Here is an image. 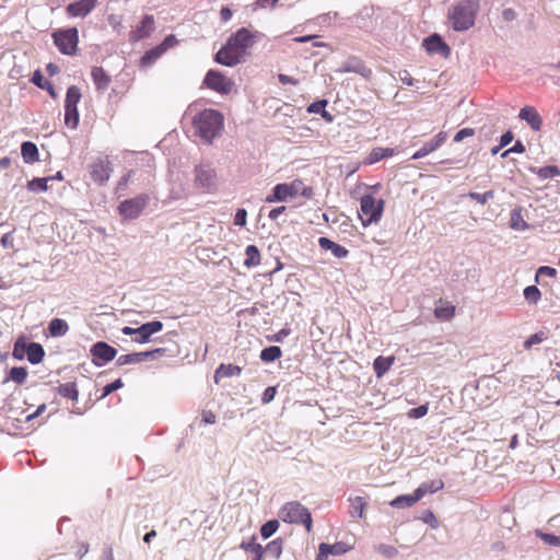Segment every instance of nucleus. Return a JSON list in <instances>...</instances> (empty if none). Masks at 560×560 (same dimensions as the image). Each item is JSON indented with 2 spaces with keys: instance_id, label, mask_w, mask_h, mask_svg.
Returning <instances> with one entry per match:
<instances>
[{
  "instance_id": "1",
  "label": "nucleus",
  "mask_w": 560,
  "mask_h": 560,
  "mask_svg": "<svg viewBox=\"0 0 560 560\" xmlns=\"http://www.w3.org/2000/svg\"><path fill=\"white\" fill-rule=\"evenodd\" d=\"M195 135L206 144L221 136L224 127L223 115L212 108H206L197 113L191 120Z\"/></svg>"
},
{
  "instance_id": "2",
  "label": "nucleus",
  "mask_w": 560,
  "mask_h": 560,
  "mask_svg": "<svg viewBox=\"0 0 560 560\" xmlns=\"http://www.w3.org/2000/svg\"><path fill=\"white\" fill-rule=\"evenodd\" d=\"M479 0H459L448 8L447 18L456 32H465L475 25Z\"/></svg>"
},
{
  "instance_id": "3",
  "label": "nucleus",
  "mask_w": 560,
  "mask_h": 560,
  "mask_svg": "<svg viewBox=\"0 0 560 560\" xmlns=\"http://www.w3.org/2000/svg\"><path fill=\"white\" fill-rule=\"evenodd\" d=\"M278 516L284 523L302 524L308 533L312 530V515L308 509L299 501H290L283 504Z\"/></svg>"
},
{
  "instance_id": "4",
  "label": "nucleus",
  "mask_w": 560,
  "mask_h": 560,
  "mask_svg": "<svg viewBox=\"0 0 560 560\" xmlns=\"http://www.w3.org/2000/svg\"><path fill=\"white\" fill-rule=\"evenodd\" d=\"M313 194L311 187L305 186L301 179H294L290 184H278L272 194L266 197V202L285 201L288 198L303 196L310 198Z\"/></svg>"
},
{
  "instance_id": "5",
  "label": "nucleus",
  "mask_w": 560,
  "mask_h": 560,
  "mask_svg": "<svg viewBox=\"0 0 560 560\" xmlns=\"http://www.w3.org/2000/svg\"><path fill=\"white\" fill-rule=\"evenodd\" d=\"M384 209V201L382 199L376 200L371 195H365L360 201V220L363 226H368L372 223H376L381 220Z\"/></svg>"
},
{
  "instance_id": "6",
  "label": "nucleus",
  "mask_w": 560,
  "mask_h": 560,
  "mask_svg": "<svg viewBox=\"0 0 560 560\" xmlns=\"http://www.w3.org/2000/svg\"><path fill=\"white\" fill-rule=\"evenodd\" d=\"M112 173L113 166L108 156H97L89 164L90 177L100 186H104L109 180Z\"/></svg>"
},
{
  "instance_id": "7",
  "label": "nucleus",
  "mask_w": 560,
  "mask_h": 560,
  "mask_svg": "<svg viewBox=\"0 0 560 560\" xmlns=\"http://www.w3.org/2000/svg\"><path fill=\"white\" fill-rule=\"evenodd\" d=\"M149 196L140 194L133 198L124 200L118 206V212L125 220H135L140 217L149 203Z\"/></svg>"
},
{
  "instance_id": "8",
  "label": "nucleus",
  "mask_w": 560,
  "mask_h": 560,
  "mask_svg": "<svg viewBox=\"0 0 560 560\" xmlns=\"http://www.w3.org/2000/svg\"><path fill=\"white\" fill-rule=\"evenodd\" d=\"M54 43L63 55H73L78 46V30L75 27L60 30L52 34Z\"/></svg>"
},
{
  "instance_id": "9",
  "label": "nucleus",
  "mask_w": 560,
  "mask_h": 560,
  "mask_svg": "<svg viewBox=\"0 0 560 560\" xmlns=\"http://www.w3.org/2000/svg\"><path fill=\"white\" fill-rule=\"evenodd\" d=\"M205 85L210 90H213L220 94H229L234 83L225 78L221 72L215 70H209L203 80Z\"/></svg>"
},
{
  "instance_id": "10",
  "label": "nucleus",
  "mask_w": 560,
  "mask_h": 560,
  "mask_svg": "<svg viewBox=\"0 0 560 560\" xmlns=\"http://www.w3.org/2000/svg\"><path fill=\"white\" fill-rule=\"evenodd\" d=\"M90 352L93 358L92 362L98 368L112 361L117 354L116 349L104 341L94 343Z\"/></svg>"
},
{
  "instance_id": "11",
  "label": "nucleus",
  "mask_w": 560,
  "mask_h": 560,
  "mask_svg": "<svg viewBox=\"0 0 560 560\" xmlns=\"http://www.w3.org/2000/svg\"><path fill=\"white\" fill-rule=\"evenodd\" d=\"M226 43L244 56L254 40L252 33L247 28L242 27L236 33L232 34Z\"/></svg>"
},
{
  "instance_id": "12",
  "label": "nucleus",
  "mask_w": 560,
  "mask_h": 560,
  "mask_svg": "<svg viewBox=\"0 0 560 560\" xmlns=\"http://www.w3.org/2000/svg\"><path fill=\"white\" fill-rule=\"evenodd\" d=\"M243 58L244 56L228 43L215 55V61L226 67L238 65Z\"/></svg>"
},
{
  "instance_id": "13",
  "label": "nucleus",
  "mask_w": 560,
  "mask_h": 560,
  "mask_svg": "<svg viewBox=\"0 0 560 560\" xmlns=\"http://www.w3.org/2000/svg\"><path fill=\"white\" fill-rule=\"evenodd\" d=\"M196 185L202 189H211L215 184V173L210 166L200 165L196 170Z\"/></svg>"
},
{
  "instance_id": "14",
  "label": "nucleus",
  "mask_w": 560,
  "mask_h": 560,
  "mask_svg": "<svg viewBox=\"0 0 560 560\" xmlns=\"http://www.w3.org/2000/svg\"><path fill=\"white\" fill-rule=\"evenodd\" d=\"M351 547L347 546L342 541L335 542L332 545L322 542L318 547V555L316 560H327L329 556H341L348 552Z\"/></svg>"
},
{
  "instance_id": "15",
  "label": "nucleus",
  "mask_w": 560,
  "mask_h": 560,
  "mask_svg": "<svg viewBox=\"0 0 560 560\" xmlns=\"http://www.w3.org/2000/svg\"><path fill=\"white\" fill-rule=\"evenodd\" d=\"M518 118L526 121V124L534 130L540 131L542 127V119L539 113L533 106H524L518 113Z\"/></svg>"
},
{
  "instance_id": "16",
  "label": "nucleus",
  "mask_w": 560,
  "mask_h": 560,
  "mask_svg": "<svg viewBox=\"0 0 560 560\" xmlns=\"http://www.w3.org/2000/svg\"><path fill=\"white\" fill-rule=\"evenodd\" d=\"M447 135L444 131L439 132L433 139L425 142L412 156V160H419L431 152L439 149L445 141H446Z\"/></svg>"
},
{
  "instance_id": "17",
  "label": "nucleus",
  "mask_w": 560,
  "mask_h": 560,
  "mask_svg": "<svg viewBox=\"0 0 560 560\" xmlns=\"http://www.w3.org/2000/svg\"><path fill=\"white\" fill-rule=\"evenodd\" d=\"M97 4V0H80L73 3H70L66 11L69 15L74 18H84L86 16Z\"/></svg>"
},
{
  "instance_id": "18",
  "label": "nucleus",
  "mask_w": 560,
  "mask_h": 560,
  "mask_svg": "<svg viewBox=\"0 0 560 560\" xmlns=\"http://www.w3.org/2000/svg\"><path fill=\"white\" fill-rule=\"evenodd\" d=\"M163 329V323L160 320H153L145 324H142L138 327V337L135 338V341L138 343H147L151 340V336L155 332H159Z\"/></svg>"
},
{
  "instance_id": "19",
  "label": "nucleus",
  "mask_w": 560,
  "mask_h": 560,
  "mask_svg": "<svg viewBox=\"0 0 560 560\" xmlns=\"http://www.w3.org/2000/svg\"><path fill=\"white\" fill-rule=\"evenodd\" d=\"M423 46L430 54H440L447 56L450 54V47L442 40L438 34H432L423 40Z\"/></svg>"
},
{
  "instance_id": "20",
  "label": "nucleus",
  "mask_w": 560,
  "mask_h": 560,
  "mask_svg": "<svg viewBox=\"0 0 560 560\" xmlns=\"http://www.w3.org/2000/svg\"><path fill=\"white\" fill-rule=\"evenodd\" d=\"M153 30H154L153 16L145 15L142 19L140 26H138L137 30L131 32V38L135 40L145 38L152 33Z\"/></svg>"
},
{
  "instance_id": "21",
  "label": "nucleus",
  "mask_w": 560,
  "mask_h": 560,
  "mask_svg": "<svg viewBox=\"0 0 560 560\" xmlns=\"http://www.w3.org/2000/svg\"><path fill=\"white\" fill-rule=\"evenodd\" d=\"M318 244L323 249L330 250L332 255L337 258H345L349 254L346 247L332 242L327 237H319Z\"/></svg>"
},
{
  "instance_id": "22",
  "label": "nucleus",
  "mask_w": 560,
  "mask_h": 560,
  "mask_svg": "<svg viewBox=\"0 0 560 560\" xmlns=\"http://www.w3.org/2000/svg\"><path fill=\"white\" fill-rule=\"evenodd\" d=\"M91 77L98 91H105L109 86L110 78L103 68L94 67L91 71Z\"/></svg>"
},
{
  "instance_id": "23",
  "label": "nucleus",
  "mask_w": 560,
  "mask_h": 560,
  "mask_svg": "<svg viewBox=\"0 0 560 560\" xmlns=\"http://www.w3.org/2000/svg\"><path fill=\"white\" fill-rule=\"evenodd\" d=\"M241 373L242 368L238 365L220 364V366L215 370L214 381L218 383L220 378L240 376Z\"/></svg>"
},
{
  "instance_id": "24",
  "label": "nucleus",
  "mask_w": 560,
  "mask_h": 560,
  "mask_svg": "<svg viewBox=\"0 0 560 560\" xmlns=\"http://www.w3.org/2000/svg\"><path fill=\"white\" fill-rule=\"evenodd\" d=\"M27 360L32 364H38L43 361L45 351L42 345L37 342H31L26 346Z\"/></svg>"
},
{
  "instance_id": "25",
  "label": "nucleus",
  "mask_w": 560,
  "mask_h": 560,
  "mask_svg": "<svg viewBox=\"0 0 560 560\" xmlns=\"http://www.w3.org/2000/svg\"><path fill=\"white\" fill-rule=\"evenodd\" d=\"M21 154L26 164H32L38 160V149L35 143L25 141L21 145Z\"/></svg>"
},
{
  "instance_id": "26",
  "label": "nucleus",
  "mask_w": 560,
  "mask_h": 560,
  "mask_svg": "<svg viewBox=\"0 0 560 560\" xmlns=\"http://www.w3.org/2000/svg\"><path fill=\"white\" fill-rule=\"evenodd\" d=\"M419 501V495L416 491L411 494L398 495L389 502L390 506L395 509H405L415 505Z\"/></svg>"
},
{
  "instance_id": "27",
  "label": "nucleus",
  "mask_w": 560,
  "mask_h": 560,
  "mask_svg": "<svg viewBox=\"0 0 560 560\" xmlns=\"http://www.w3.org/2000/svg\"><path fill=\"white\" fill-rule=\"evenodd\" d=\"M444 482L442 480H432L429 482H422L415 491L421 500L427 493H435L443 489Z\"/></svg>"
},
{
  "instance_id": "28",
  "label": "nucleus",
  "mask_w": 560,
  "mask_h": 560,
  "mask_svg": "<svg viewBox=\"0 0 560 560\" xmlns=\"http://www.w3.org/2000/svg\"><path fill=\"white\" fill-rule=\"evenodd\" d=\"M51 337H62L69 331V325L65 319L54 318L48 325Z\"/></svg>"
},
{
  "instance_id": "29",
  "label": "nucleus",
  "mask_w": 560,
  "mask_h": 560,
  "mask_svg": "<svg viewBox=\"0 0 560 560\" xmlns=\"http://www.w3.org/2000/svg\"><path fill=\"white\" fill-rule=\"evenodd\" d=\"M350 506H349V514L351 517H363V512L366 506V502L363 497H354L349 499Z\"/></svg>"
},
{
  "instance_id": "30",
  "label": "nucleus",
  "mask_w": 560,
  "mask_h": 560,
  "mask_svg": "<svg viewBox=\"0 0 560 560\" xmlns=\"http://www.w3.org/2000/svg\"><path fill=\"white\" fill-rule=\"evenodd\" d=\"M81 100V92L77 85H71L67 90L65 108L78 109V103Z\"/></svg>"
},
{
  "instance_id": "31",
  "label": "nucleus",
  "mask_w": 560,
  "mask_h": 560,
  "mask_svg": "<svg viewBox=\"0 0 560 560\" xmlns=\"http://www.w3.org/2000/svg\"><path fill=\"white\" fill-rule=\"evenodd\" d=\"M394 362L393 357H377L373 362V369L375 374L381 377L384 375L392 366Z\"/></svg>"
},
{
  "instance_id": "32",
  "label": "nucleus",
  "mask_w": 560,
  "mask_h": 560,
  "mask_svg": "<svg viewBox=\"0 0 560 560\" xmlns=\"http://www.w3.org/2000/svg\"><path fill=\"white\" fill-rule=\"evenodd\" d=\"M58 394L73 401L79 399V392L74 382L63 383L58 386Z\"/></svg>"
},
{
  "instance_id": "33",
  "label": "nucleus",
  "mask_w": 560,
  "mask_h": 560,
  "mask_svg": "<svg viewBox=\"0 0 560 560\" xmlns=\"http://www.w3.org/2000/svg\"><path fill=\"white\" fill-rule=\"evenodd\" d=\"M50 180H54V177H35L27 183V189L36 194L47 191Z\"/></svg>"
},
{
  "instance_id": "34",
  "label": "nucleus",
  "mask_w": 560,
  "mask_h": 560,
  "mask_svg": "<svg viewBox=\"0 0 560 560\" xmlns=\"http://www.w3.org/2000/svg\"><path fill=\"white\" fill-rule=\"evenodd\" d=\"M245 255L244 265L246 267H256L260 264V253L255 245H248L245 249Z\"/></svg>"
},
{
  "instance_id": "35",
  "label": "nucleus",
  "mask_w": 560,
  "mask_h": 560,
  "mask_svg": "<svg viewBox=\"0 0 560 560\" xmlns=\"http://www.w3.org/2000/svg\"><path fill=\"white\" fill-rule=\"evenodd\" d=\"M144 361L143 352L122 354L117 358V365L138 364Z\"/></svg>"
},
{
  "instance_id": "36",
  "label": "nucleus",
  "mask_w": 560,
  "mask_h": 560,
  "mask_svg": "<svg viewBox=\"0 0 560 560\" xmlns=\"http://www.w3.org/2000/svg\"><path fill=\"white\" fill-rule=\"evenodd\" d=\"M510 226L516 231H525L529 228L527 222L523 219L521 210H513L510 219Z\"/></svg>"
},
{
  "instance_id": "37",
  "label": "nucleus",
  "mask_w": 560,
  "mask_h": 560,
  "mask_svg": "<svg viewBox=\"0 0 560 560\" xmlns=\"http://www.w3.org/2000/svg\"><path fill=\"white\" fill-rule=\"evenodd\" d=\"M27 377V370L23 366H14L10 370V376L3 381V384L13 381L18 384H23Z\"/></svg>"
},
{
  "instance_id": "38",
  "label": "nucleus",
  "mask_w": 560,
  "mask_h": 560,
  "mask_svg": "<svg viewBox=\"0 0 560 560\" xmlns=\"http://www.w3.org/2000/svg\"><path fill=\"white\" fill-rule=\"evenodd\" d=\"M282 354L281 349L278 346H270L260 352V360L264 362H273L279 359Z\"/></svg>"
},
{
  "instance_id": "39",
  "label": "nucleus",
  "mask_w": 560,
  "mask_h": 560,
  "mask_svg": "<svg viewBox=\"0 0 560 560\" xmlns=\"http://www.w3.org/2000/svg\"><path fill=\"white\" fill-rule=\"evenodd\" d=\"M164 52V48L163 47H155L153 49H150L149 51H147L142 58H141V65L142 66H150L152 65L155 60H158L161 55Z\"/></svg>"
},
{
  "instance_id": "40",
  "label": "nucleus",
  "mask_w": 560,
  "mask_h": 560,
  "mask_svg": "<svg viewBox=\"0 0 560 560\" xmlns=\"http://www.w3.org/2000/svg\"><path fill=\"white\" fill-rule=\"evenodd\" d=\"M393 154H394V149H390V148H375L370 153L369 162L370 163H375V162H378V161L383 160L384 158L390 156Z\"/></svg>"
},
{
  "instance_id": "41",
  "label": "nucleus",
  "mask_w": 560,
  "mask_h": 560,
  "mask_svg": "<svg viewBox=\"0 0 560 560\" xmlns=\"http://www.w3.org/2000/svg\"><path fill=\"white\" fill-rule=\"evenodd\" d=\"M535 535L540 538L546 545L560 547V536L545 533L541 529H536Z\"/></svg>"
},
{
  "instance_id": "42",
  "label": "nucleus",
  "mask_w": 560,
  "mask_h": 560,
  "mask_svg": "<svg viewBox=\"0 0 560 560\" xmlns=\"http://www.w3.org/2000/svg\"><path fill=\"white\" fill-rule=\"evenodd\" d=\"M264 552H267L275 559H279L282 553V540L276 539L270 541L266 548H264Z\"/></svg>"
},
{
  "instance_id": "43",
  "label": "nucleus",
  "mask_w": 560,
  "mask_h": 560,
  "mask_svg": "<svg viewBox=\"0 0 560 560\" xmlns=\"http://www.w3.org/2000/svg\"><path fill=\"white\" fill-rule=\"evenodd\" d=\"M65 122L69 128L75 129L79 124L78 109L65 108Z\"/></svg>"
},
{
  "instance_id": "44",
  "label": "nucleus",
  "mask_w": 560,
  "mask_h": 560,
  "mask_svg": "<svg viewBox=\"0 0 560 560\" xmlns=\"http://www.w3.org/2000/svg\"><path fill=\"white\" fill-rule=\"evenodd\" d=\"M279 528V522L277 520H271L266 522L260 528V535L267 539L271 537Z\"/></svg>"
},
{
  "instance_id": "45",
  "label": "nucleus",
  "mask_w": 560,
  "mask_h": 560,
  "mask_svg": "<svg viewBox=\"0 0 560 560\" xmlns=\"http://www.w3.org/2000/svg\"><path fill=\"white\" fill-rule=\"evenodd\" d=\"M375 550L380 555H382L388 559L395 558L398 555V550L396 547H394L392 545H386V544H380V545L375 546Z\"/></svg>"
},
{
  "instance_id": "46",
  "label": "nucleus",
  "mask_w": 560,
  "mask_h": 560,
  "mask_svg": "<svg viewBox=\"0 0 560 560\" xmlns=\"http://www.w3.org/2000/svg\"><path fill=\"white\" fill-rule=\"evenodd\" d=\"M537 175L542 179H547V178L560 176V170L553 165L544 166L537 171Z\"/></svg>"
},
{
  "instance_id": "47",
  "label": "nucleus",
  "mask_w": 560,
  "mask_h": 560,
  "mask_svg": "<svg viewBox=\"0 0 560 560\" xmlns=\"http://www.w3.org/2000/svg\"><path fill=\"white\" fill-rule=\"evenodd\" d=\"M524 296L529 303H537L541 296L540 291L535 285H528L524 290Z\"/></svg>"
},
{
  "instance_id": "48",
  "label": "nucleus",
  "mask_w": 560,
  "mask_h": 560,
  "mask_svg": "<svg viewBox=\"0 0 560 560\" xmlns=\"http://www.w3.org/2000/svg\"><path fill=\"white\" fill-rule=\"evenodd\" d=\"M468 197L474 199V200H476L480 205H486L490 199L494 198V191L493 190H488V191H486L483 194L470 191L468 194Z\"/></svg>"
},
{
  "instance_id": "49",
  "label": "nucleus",
  "mask_w": 560,
  "mask_h": 560,
  "mask_svg": "<svg viewBox=\"0 0 560 560\" xmlns=\"http://www.w3.org/2000/svg\"><path fill=\"white\" fill-rule=\"evenodd\" d=\"M328 102L326 100H320V101H316V102H313L308 107H307V112L308 113H314V114H326V106H327Z\"/></svg>"
},
{
  "instance_id": "50",
  "label": "nucleus",
  "mask_w": 560,
  "mask_h": 560,
  "mask_svg": "<svg viewBox=\"0 0 560 560\" xmlns=\"http://www.w3.org/2000/svg\"><path fill=\"white\" fill-rule=\"evenodd\" d=\"M494 133L495 129L492 125H483L478 131L479 138L483 141L491 140Z\"/></svg>"
},
{
  "instance_id": "51",
  "label": "nucleus",
  "mask_w": 560,
  "mask_h": 560,
  "mask_svg": "<svg viewBox=\"0 0 560 560\" xmlns=\"http://www.w3.org/2000/svg\"><path fill=\"white\" fill-rule=\"evenodd\" d=\"M546 338L547 337H546L545 332H542V331L536 332V334L532 335L524 342V348L529 349L532 346L542 342L544 340H546Z\"/></svg>"
},
{
  "instance_id": "52",
  "label": "nucleus",
  "mask_w": 560,
  "mask_h": 560,
  "mask_svg": "<svg viewBox=\"0 0 560 560\" xmlns=\"http://www.w3.org/2000/svg\"><path fill=\"white\" fill-rule=\"evenodd\" d=\"M455 307L447 305L444 307H436L434 314L439 318H450L454 315Z\"/></svg>"
},
{
  "instance_id": "53",
  "label": "nucleus",
  "mask_w": 560,
  "mask_h": 560,
  "mask_svg": "<svg viewBox=\"0 0 560 560\" xmlns=\"http://www.w3.org/2000/svg\"><path fill=\"white\" fill-rule=\"evenodd\" d=\"M241 548H243L244 550L252 552L254 555L264 552L262 546L260 544L255 542L254 539L248 542H242Z\"/></svg>"
},
{
  "instance_id": "54",
  "label": "nucleus",
  "mask_w": 560,
  "mask_h": 560,
  "mask_svg": "<svg viewBox=\"0 0 560 560\" xmlns=\"http://www.w3.org/2000/svg\"><path fill=\"white\" fill-rule=\"evenodd\" d=\"M428 413V406L427 405H420L416 408H412L409 410L408 416L409 418L419 419L424 417Z\"/></svg>"
},
{
  "instance_id": "55",
  "label": "nucleus",
  "mask_w": 560,
  "mask_h": 560,
  "mask_svg": "<svg viewBox=\"0 0 560 560\" xmlns=\"http://www.w3.org/2000/svg\"><path fill=\"white\" fill-rule=\"evenodd\" d=\"M124 386V383L120 378L114 381L113 383L110 384H107L104 388H103V397H106L108 396L109 394H112L113 392L121 388Z\"/></svg>"
},
{
  "instance_id": "56",
  "label": "nucleus",
  "mask_w": 560,
  "mask_h": 560,
  "mask_svg": "<svg viewBox=\"0 0 560 560\" xmlns=\"http://www.w3.org/2000/svg\"><path fill=\"white\" fill-rule=\"evenodd\" d=\"M475 135V130L472 128H463L460 130H458L455 136H454V141L455 142H460L463 141L465 138H468V137H471Z\"/></svg>"
},
{
  "instance_id": "57",
  "label": "nucleus",
  "mask_w": 560,
  "mask_h": 560,
  "mask_svg": "<svg viewBox=\"0 0 560 560\" xmlns=\"http://www.w3.org/2000/svg\"><path fill=\"white\" fill-rule=\"evenodd\" d=\"M247 212L245 209H238L234 217V224L244 226L246 224Z\"/></svg>"
},
{
  "instance_id": "58",
  "label": "nucleus",
  "mask_w": 560,
  "mask_h": 560,
  "mask_svg": "<svg viewBox=\"0 0 560 560\" xmlns=\"http://www.w3.org/2000/svg\"><path fill=\"white\" fill-rule=\"evenodd\" d=\"M339 72H357L365 75L366 68L362 63H358L357 66H345L342 69L338 70Z\"/></svg>"
},
{
  "instance_id": "59",
  "label": "nucleus",
  "mask_w": 560,
  "mask_h": 560,
  "mask_svg": "<svg viewBox=\"0 0 560 560\" xmlns=\"http://www.w3.org/2000/svg\"><path fill=\"white\" fill-rule=\"evenodd\" d=\"M165 350L163 348H156L150 351H143L144 360L151 359L155 360L164 354Z\"/></svg>"
},
{
  "instance_id": "60",
  "label": "nucleus",
  "mask_w": 560,
  "mask_h": 560,
  "mask_svg": "<svg viewBox=\"0 0 560 560\" xmlns=\"http://www.w3.org/2000/svg\"><path fill=\"white\" fill-rule=\"evenodd\" d=\"M24 352H26V346H21L20 340H18L14 345L12 355L18 360H22L24 358Z\"/></svg>"
},
{
  "instance_id": "61",
  "label": "nucleus",
  "mask_w": 560,
  "mask_h": 560,
  "mask_svg": "<svg viewBox=\"0 0 560 560\" xmlns=\"http://www.w3.org/2000/svg\"><path fill=\"white\" fill-rule=\"evenodd\" d=\"M276 395V387H267L262 394L261 400L264 404H268L273 400Z\"/></svg>"
},
{
  "instance_id": "62",
  "label": "nucleus",
  "mask_w": 560,
  "mask_h": 560,
  "mask_svg": "<svg viewBox=\"0 0 560 560\" xmlns=\"http://www.w3.org/2000/svg\"><path fill=\"white\" fill-rule=\"evenodd\" d=\"M278 80L282 84H292V85L299 84V80H296L290 75L283 74V73L278 74Z\"/></svg>"
},
{
  "instance_id": "63",
  "label": "nucleus",
  "mask_w": 560,
  "mask_h": 560,
  "mask_svg": "<svg viewBox=\"0 0 560 560\" xmlns=\"http://www.w3.org/2000/svg\"><path fill=\"white\" fill-rule=\"evenodd\" d=\"M35 85H37L38 88L40 89H44L45 88V84L43 83V75L40 73L39 70H36L34 73H33V77H32V80H31Z\"/></svg>"
},
{
  "instance_id": "64",
  "label": "nucleus",
  "mask_w": 560,
  "mask_h": 560,
  "mask_svg": "<svg viewBox=\"0 0 560 560\" xmlns=\"http://www.w3.org/2000/svg\"><path fill=\"white\" fill-rule=\"evenodd\" d=\"M513 141V133L511 131H506L500 138V147H506Z\"/></svg>"
}]
</instances>
